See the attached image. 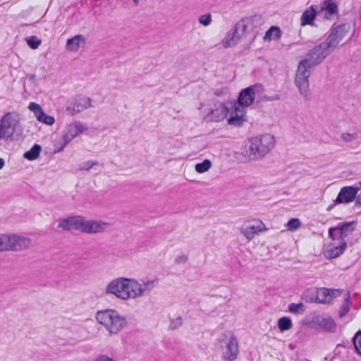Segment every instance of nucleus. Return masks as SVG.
I'll list each match as a JSON object with an SVG mask.
<instances>
[{
    "instance_id": "nucleus-1",
    "label": "nucleus",
    "mask_w": 361,
    "mask_h": 361,
    "mask_svg": "<svg viewBox=\"0 0 361 361\" xmlns=\"http://www.w3.org/2000/svg\"><path fill=\"white\" fill-rule=\"evenodd\" d=\"M330 54L329 49L320 43L310 49L307 54V57L300 61L295 74V83L305 99H310L308 78L311 68L320 64Z\"/></svg>"
},
{
    "instance_id": "nucleus-2",
    "label": "nucleus",
    "mask_w": 361,
    "mask_h": 361,
    "mask_svg": "<svg viewBox=\"0 0 361 361\" xmlns=\"http://www.w3.org/2000/svg\"><path fill=\"white\" fill-rule=\"evenodd\" d=\"M105 293L114 295L117 298L127 300L136 298L140 293L137 281L135 279L119 277L110 281L106 287Z\"/></svg>"
},
{
    "instance_id": "nucleus-3",
    "label": "nucleus",
    "mask_w": 361,
    "mask_h": 361,
    "mask_svg": "<svg viewBox=\"0 0 361 361\" xmlns=\"http://www.w3.org/2000/svg\"><path fill=\"white\" fill-rule=\"evenodd\" d=\"M250 146L246 150V156L250 161L260 159L265 157L275 145L274 137L264 134L250 139Z\"/></svg>"
},
{
    "instance_id": "nucleus-4",
    "label": "nucleus",
    "mask_w": 361,
    "mask_h": 361,
    "mask_svg": "<svg viewBox=\"0 0 361 361\" xmlns=\"http://www.w3.org/2000/svg\"><path fill=\"white\" fill-rule=\"evenodd\" d=\"M96 319L112 334L120 332L128 324L126 318L114 310L99 311L96 314Z\"/></svg>"
},
{
    "instance_id": "nucleus-5",
    "label": "nucleus",
    "mask_w": 361,
    "mask_h": 361,
    "mask_svg": "<svg viewBox=\"0 0 361 361\" xmlns=\"http://www.w3.org/2000/svg\"><path fill=\"white\" fill-rule=\"evenodd\" d=\"M260 16H254L251 18H243L235 23L233 27L228 31L222 39V46L227 49L235 46L241 36L246 32L247 25L250 21L260 20Z\"/></svg>"
},
{
    "instance_id": "nucleus-6",
    "label": "nucleus",
    "mask_w": 361,
    "mask_h": 361,
    "mask_svg": "<svg viewBox=\"0 0 361 361\" xmlns=\"http://www.w3.org/2000/svg\"><path fill=\"white\" fill-rule=\"evenodd\" d=\"M30 238L17 235H0V251H20L30 245Z\"/></svg>"
},
{
    "instance_id": "nucleus-7",
    "label": "nucleus",
    "mask_w": 361,
    "mask_h": 361,
    "mask_svg": "<svg viewBox=\"0 0 361 361\" xmlns=\"http://www.w3.org/2000/svg\"><path fill=\"white\" fill-rule=\"evenodd\" d=\"M18 122L11 113L4 114L0 120V140L11 139Z\"/></svg>"
},
{
    "instance_id": "nucleus-8",
    "label": "nucleus",
    "mask_w": 361,
    "mask_h": 361,
    "mask_svg": "<svg viewBox=\"0 0 361 361\" xmlns=\"http://www.w3.org/2000/svg\"><path fill=\"white\" fill-rule=\"evenodd\" d=\"M228 113V107L225 104L217 102L214 103V107L208 109L204 119L209 122H219L224 120Z\"/></svg>"
},
{
    "instance_id": "nucleus-9",
    "label": "nucleus",
    "mask_w": 361,
    "mask_h": 361,
    "mask_svg": "<svg viewBox=\"0 0 361 361\" xmlns=\"http://www.w3.org/2000/svg\"><path fill=\"white\" fill-rule=\"evenodd\" d=\"M262 88V85L261 84H256L243 89L239 94L238 102L235 104L239 106H243L244 109L251 105L254 102L256 91Z\"/></svg>"
},
{
    "instance_id": "nucleus-10",
    "label": "nucleus",
    "mask_w": 361,
    "mask_h": 361,
    "mask_svg": "<svg viewBox=\"0 0 361 361\" xmlns=\"http://www.w3.org/2000/svg\"><path fill=\"white\" fill-rule=\"evenodd\" d=\"M107 222L96 220H86L82 216L80 232L89 234L103 233L109 227Z\"/></svg>"
},
{
    "instance_id": "nucleus-11",
    "label": "nucleus",
    "mask_w": 361,
    "mask_h": 361,
    "mask_svg": "<svg viewBox=\"0 0 361 361\" xmlns=\"http://www.w3.org/2000/svg\"><path fill=\"white\" fill-rule=\"evenodd\" d=\"M320 16L327 20H334L338 16V7L334 0H324L319 8Z\"/></svg>"
},
{
    "instance_id": "nucleus-12",
    "label": "nucleus",
    "mask_w": 361,
    "mask_h": 361,
    "mask_svg": "<svg viewBox=\"0 0 361 361\" xmlns=\"http://www.w3.org/2000/svg\"><path fill=\"white\" fill-rule=\"evenodd\" d=\"M91 106V99L82 95H78L69 106L66 108V112L71 115L82 112Z\"/></svg>"
},
{
    "instance_id": "nucleus-13",
    "label": "nucleus",
    "mask_w": 361,
    "mask_h": 361,
    "mask_svg": "<svg viewBox=\"0 0 361 361\" xmlns=\"http://www.w3.org/2000/svg\"><path fill=\"white\" fill-rule=\"evenodd\" d=\"M359 186H345L341 189L336 199V202L349 203L353 202L361 188V182L358 183Z\"/></svg>"
},
{
    "instance_id": "nucleus-14",
    "label": "nucleus",
    "mask_w": 361,
    "mask_h": 361,
    "mask_svg": "<svg viewBox=\"0 0 361 361\" xmlns=\"http://www.w3.org/2000/svg\"><path fill=\"white\" fill-rule=\"evenodd\" d=\"M355 221L340 222L336 226L329 228V236L334 235V231H338L340 241H345V238L355 231Z\"/></svg>"
},
{
    "instance_id": "nucleus-15",
    "label": "nucleus",
    "mask_w": 361,
    "mask_h": 361,
    "mask_svg": "<svg viewBox=\"0 0 361 361\" xmlns=\"http://www.w3.org/2000/svg\"><path fill=\"white\" fill-rule=\"evenodd\" d=\"M245 109L243 106H239L237 104L232 106L231 111L228 119L229 125L240 126L245 121Z\"/></svg>"
},
{
    "instance_id": "nucleus-16",
    "label": "nucleus",
    "mask_w": 361,
    "mask_h": 361,
    "mask_svg": "<svg viewBox=\"0 0 361 361\" xmlns=\"http://www.w3.org/2000/svg\"><path fill=\"white\" fill-rule=\"evenodd\" d=\"M82 216H69L66 219H62L59 224L58 227L62 228L65 231H81V225H82Z\"/></svg>"
},
{
    "instance_id": "nucleus-17",
    "label": "nucleus",
    "mask_w": 361,
    "mask_h": 361,
    "mask_svg": "<svg viewBox=\"0 0 361 361\" xmlns=\"http://www.w3.org/2000/svg\"><path fill=\"white\" fill-rule=\"evenodd\" d=\"M317 8V6L312 5L302 13L300 18V25L302 26L314 25V20L317 16H320L319 9Z\"/></svg>"
},
{
    "instance_id": "nucleus-18",
    "label": "nucleus",
    "mask_w": 361,
    "mask_h": 361,
    "mask_svg": "<svg viewBox=\"0 0 361 361\" xmlns=\"http://www.w3.org/2000/svg\"><path fill=\"white\" fill-rule=\"evenodd\" d=\"M87 43L86 37L82 35H76L67 39L66 49L69 51L76 52L80 48L85 47Z\"/></svg>"
},
{
    "instance_id": "nucleus-19",
    "label": "nucleus",
    "mask_w": 361,
    "mask_h": 361,
    "mask_svg": "<svg viewBox=\"0 0 361 361\" xmlns=\"http://www.w3.org/2000/svg\"><path fill=\"white\" fill-rule=\"evenodd\" d=\"M238 352V343L237 339L232 335L227 343L226 350L224 353V358L226 360L233 361L237 358Z\"/></svg>"
},
{
    "instance_id": "nucleus-20",
    "label": "nucleus",
    "mask_w": 361,
    "mask_h": 361,
    "mask_svg": "<svg viewBox=\"0 0 361 361\" xmlns=\"http://www.w3.org/2000/svg\"><path fill=\"white\" fill-rule=\"evenodd\" d=\"M314 322L327 332L334 333L336 330V324L331 317H317Z\"/></svg>"
},
{
    "instance_id": "nucleus-21",
    "label": "nucleus",
    "mask_w": 361,
    "mask_h": 361,
    "mask_svg": "<svg viewBox=\"0 0 361 361\" xmlns=\"http://www.w3.org/2000/svg\"><path fill=\"white\" fill-rule=\"evenodd\" d=\"M347 247L346 241H340L338 245H330L324 252L328 259H334L342 255Z\"/></svg>"
},
{
    "instance_id": "nucleus-22",
    "label": "nucleus",
    "mask_w": 361,
    "mask_h": 361,
    "mask_svg": "<svg viewBox=\"0 0 361 361\" xmlns=\"http://www.w3.org/2000/svg\"><path fill=\"white\" fill-rule=\"evenodd\" d=\"M335 291V290H330L325 288H320L317 291L315 301L319 303L329 302L334 297Z\"/></svg>"
},
{
    "instance_id": "nucleus-23",
    "label": "nucleus",
    "mask_w": 361,
    "mask_h": 361,
    "mask_svg": "<svg viewBox=\"0 0 361 361\" xmlns=\"http://www.w3.org/2000/svg\"><path fill=\"white\" fill-rule=\"evenodd\" d=\"M87 130V127L85 126L80 121H75L69 124L65 129V130L73 137L75 138L79 134L85 132Z\"/></svg>"
},
{
    "instance_id": "nucleus-24",
    "label": "nucleus",
    "mask_w": 361,
    "mask_h": 361,
    "mask_svg": "<svg viewBox=\"0 0 361 361\" xmlns=\"http://www.w3.org/2000/svg\"><path fill=\"white\" fill-rule=\"evenodd\" d=\"M337 31L332 30L330 33V35L328 36L327 39L322 42L323 46L326 49H329V51L331 53L334 49L338 46V43L340 42V40L337 39V37H336V33Z\"/></svg>"
},
{
    "instance_id": "nucleus-25",
    "label": "nucleus",
    "mask_w": 361,
    "mask_h": 361,
    "mask_svg": "<svg viewBox=\"0 0 361 361\" xmlns=\"http://www.w3.org/2000/svg\"><path fill=\"white\" fill-rule=\"evenodd\" d=\"M264 224L260 222L258 226H251L246 228L242 229L241 233L248 240L253 238L254 235L259 231H262Z\"/></svg>"
},
{
    "instance_id": "nucleus-26",
    "label": "nucleus",
    "mask_w": 361,
    "mask_h": 361,
    "mask_svg": "<svg viewBox=\"0 0 361 361\" xmlns=\"http://www.w3.org/2000/svg\"><path fill=\"white\" fill-rule=\"evenodd\" d=\"M41 150V146L38 144H35L30 150L24 153L23 157L27 160H35L39 157Z\"/></svg>"
},
{
    "instance_id": "nucleus-27",
    "label": "nucleus",
    "mask_w": 361,
    "mask_h": 361,
    "mask_svg": "<svg viewBox=\"0 0 361 361\" xmlns=\"http://www.w3.org/2000/svg\"><path fill=\"white\" fill-rule=\"evenodd\" d=\"M137 285L140 293L136 295V298L142 296L145 293L150 292L154 287V281H148L142 284L137 281Z\"/></svg>"
},
{
    "instance_id": "nucleus-28",
    "label": "nucleus",
    "mask_w": 361,
    "mask_h": 361,
    "mask_svg": "<svg viewBox=\"0 0 361 361\" xmlns=\"http://www.w3.org/2000/svg\"><path fill=\"white\" fill-rule=\"evenodd\" d=\"M293 326V323L291 319L288 317H281L278 320V327L280 331L283 332L285 331H288Z\"/></svg>"
},
{
    "instance_id": "nucleus-29",
    "label": "nucleus",
    "mask_w": 361,
    "mask_h": 361,
    "mask_svg": "<svg viewBox=\"0 0 361 361\" xmlns=\"http://www.w3.org/2000/svg\"><path fill=\"white\" fill-rule=\"evenodd\" d=\"M281 37V30L276 26H271L265 33L264 40H270L271 39H279Z\"/></svg>"
},
{
    "instance_id": "nucleus-30",
    "label": "nucleus",
    "mask_w": 361,
    "mask_h": 361,
    "mask_svg": "<svg viewBox=\"0 0 361 361\" xmlns=\"http://www.w3.org/2000/svg\"><path fill=\"white\" fill-rule=\"evenodd\" d=\"M350 294L348 293L343 303L342 304L340 311H339V317H343L345 316L349 310H350Z\"/></svg>"
},
{
    "instance_id": "nucleus-31",
    "label": "nucleus",
    "mask_w": 361,
    "mask_h": 361,
    "mask_svg": "<svg viewBox=\"0 0 361 361\" xmlns=\"http://www.w3.org/2000/svg\"><path fill=\"white\" fill-rule=\"evenodd\" d=\"M37 119L44 124L51 126L54 123L55 119L53 116L47 115L44 111H42L39 115L37 116Z\"/></svg>"
},
{
    "instance_id": "nucleus-32",
    "label": "nucleus",
    "mask_w": 361,
    "mask_h": 361,
    "mask_svg": "<svg viewBox=\"0 0 361 361\" xmlns=\"http://www.w3.org/2000/svg\"><path fill=\"white\" fill-rule=\"evenodd\" d=\"M212 166V163L209 159H204L201 163H197L195 165V170L198 173H204L207 171Z\"/></svg>"
},
{
    "instance_id": "nucleus-33",
    "label": "nucleus",
    "mask_w": 361,
    "mask_h": 361,
    "mask_svg": "<svg viewBox=\"0 0 361 361\" xmlns=\"http://www.w3.org/2000/svg\"><path fill=\"white\" fill-rule=\"evenodd\" d=\"M288 310L291 313L302 314L305 311V305L303 303H290L288 305Z\"/></svg>"
},
{
    "instance_id": "nucleus-34",
    "label": "nucleus",
    "mask_w": 361,
    "mask_h": 361,
    "mask_svg": "<svg viewBox=\"0 0 361 361\" xmlns=\"http://www.w3.org/2000/svg\"><path fill=\"white\" fill-rule=\"evenodd\" d=\"M62 140L61 146L55 150V152H61L63 148L73 139L65 130L62 133V135L61 137Z\"/></svg>"
},
{
    "instance_id": "nucleus-35",
    "label": "nucleus",
    "mask_w": 361,
    "mask_h": 361,
    "mask_svg": "<svg viewBox=\"0 0 361 361\" xmlns=\"http://www.w3.org/2000/svg\"><path fill=\"white\" fill-rule=\"evenodd\" d=\"M353 342L356 353L361 356V330H359L355 334Z\"/></svg>"
},
{
    "instance_id": "nucleus-36",
    "label": "nucleus",
    "mask_w": 361,
    "mask_h": 361,
    "mask_svg": "<svg viewBox=\"0 0 361 361\" xmlns=\"http://www.w3.org/2000/svg\"><path fill=\"white\" fill-rule=\"evenodd\" d=\"M345 27L346 25L342 24L332 28V30L337 31L335 36L337 37V39H338L340 42L343 39L347 33Z\"/></svg>"
},
{
    "instance_id": "nucleus-37",
    "label": "nucleus",
    "mask_w": 361,
    "mask_h": 361,
    "mask_svg": "<svg viewBox=\"0 0 361 361\" xmlns=\"http://www.w3.org/2000/svg\"><path fill=\"white\" fill-rule=\"evenodd\" d=\"M301 226L302 223L300 220L297 218L290 219L286 224L288 231H295L301 227Z\"/></svg>"
},
{
    "instance_id": "nucleus-38",
    "label": "nucleus",
    "mask_w": 361,
    "mask_h": 361,
    "mask_svg": "<svg viewBox=\"0 0 361 361\" xmlns=\"http://www.w3.org/2000/svg\"><path fill=\"white\" fill-rule=\"evenodd\" d=\"M25 40L28 46L33 49H37L41 44V39L34 35L26 37Z\"/></svg>"
},
{
    "instance_id": "nucleus-39",
    "label": "nucleus",
    "mask_w": 361,
    "mask_h": 361,
    "mask_svg": "<svg viewBox=\"0 0 361 361\" xmlns=\"http://www.w3.org/2000/svg\"><path fill=\"white\" fill-rule=\"evenodd\" d=\"M98 164H99V162L97 161H87L81 163L79 165V169L88 171L91 168H92L94 166H96Z\"/></svg>"
},
{
    "instance_id": "nucleus-40",
    "label": "nucleus",
    "mask_w": 361,
    "mask_h": 361,
    "mask_svg": "<svg viewBox=\"0 0 361 361\" xmlns=\"http://www.w3.org/2000/svg\"><path fill=\"white\" fill-rule=\"evenodd\" d=\"M212 22V16L209 13L201 15L199 17V23L204 26H208Z\"/></svg>"
},
{
    "instance_id": "nucleus-41",
    "label": "nucleus",
    "mask_w": 361,
    "mask_h": 361,
    "mask_svg": "<svg viewBox=\"0 0 361 361\" xmlns=\"http://www.w3.org/2000/svg\"><path fill=\"white\" fill-rule=\"evenodd\" d=\"M182 324H183L182 317H178L177 318L171 320L169 329L171 330H175V329H177L180 326H182Z\"/></svg>"
},
{
    "instance_id": "nucleus-42",
    "label": "nucleus",
    "mask_w": 361,
    "mask_h": 361,
    "mask_svg": "<svg viewBox=\"0 0 361 361\" xmlns=\"http://www.w3.org/2000/svg\"><path fill=\"white\" fill-rule=\"evenodd\" d=\"M28 108H29V109H30V111H32L35 114V116H36V117H37V115H39L42 111H43V109H42V107H41L39 104H36V103H35V102H30V103L29 104V106H28Z\"/></svg>"
},
{
    "instance_id": "nucleus-43",
    "label": "nucleus",
    "mask_w": 361,
    "mask_h": 361,
    "mask_svg": "<svg viewBox=\"0 0 361 361\" xmlns=\"http://www.w3.org/2000/svg\"><path fill=\"white\" fill-rule=\"evenodd\" d=\"M341 139L346 142H351L357 138L356 134L343 133L341 136Z\"/></svg>"
},
{
    "instance_id": "nucleus-44",
    "label": "nucleus",
    "mask_w": 361,
    "mask_h": 361,
    "mask_svg": "<svg viewBox=\"0 0 361 361\" xmlns=\"http://www.w3.org/2000/svg\"><path fill=\"white\" fill-rule=\"evenodd\" d=\"M85 4L90 7H97L102 4V0H85Z\"/></svg>"
},
{
    "instance_id": "nucleus-45",
    "label": "nucleus",
    "mask_w": 361,
    "mask_h": 361,
    "mask_svg": "<svg viewBox=\"0 0 361 361\" xmlns=\"http://www.w3.org/2000/svg\"><path fill=\"white\" fill-rule=\"evenodd\" d=\"M188 257L185 255L180 256L176 259V262L177 264H181L186 262Z\"/></svg>"
},
{
    "instance_id": "nucleus-46",
    "label": "nucleus",
    "mask_w": 361,
    "mask_h": 361,
    "mask_svg": "<svg viewBox=\"0 0 361 361\" xmlns=\"http://www.w3.org/2000/svg\"><path fill=\"white\" fill-rule=\"evenodd\" d=\"M334 235H331V236H329L333 240H338L340 241V239H339V234H338V231H334L333 233Z\"/></svg>"
},
{
    "instance_id": "nucleus-47",
    "label": "nucleus",
    "mask_w": 361,
    "mask_h": 361,
    "mask_svg": "<svg viewBox=\"0 0 361 361\" xmlns=\"http://www.w3.org/2000/svg\"><path fill=\"white\" fill-rule=\"evenodd\" d=\"M338 204H341L340 202H336V200H334V202L332 204H331L326 209L327 211H331L334 207L335 205Z\"/></svg>"
},
{
    "instance_id": "nucleus-48",
    "label": "nucleus",
    "mask_w": 361,
    "mask_h": 361,
    "mask_svg": "<svg viewBox=\"0 0 361 361\" xmlns=\"http://www.w3.org/2000/svg\"><path fill=\"white\" fill-rule=\"evenodd\" d=\"M355 206L361 207V197L356 196Z\"/></svg>"
},
{
    "instance_id": "nucleus-49",
    "label": "nucleus",
    "mask_w": 361,
    "mask_h": 361,
    "mask_svg": "<svg viewBox=\"0 0 361 361\" xmlns=\"http://www.w3.org/2000/svg\"><path fill=\"white\" fill-rule=\"evenodd\" d=\"M62 140L60 139L59 141H56L54 144V147L57 148V149L61 146Z\"/></svg>"
},
{
    "instance_id": "nucleus-50",
    "label": "nucleus",
    "mask_w": 361,
    "mask_h": 361,
    "mask_svg": "<svg viewBox=\"0 0 361 361\" xmlns=\"http://www.w3.org/2000/svg\"><path fill=\"white\" fill-rule=\"evenodd\" d=\"M5 161L4 159L0 158V169H1L4 166Z\"/></svg>"
},
{
    "instance_id": "nucleus-51",
    "label": "nucleus",
    "mask_w": 361,
    "mask_h": 361,
    "mask_svg": "<svg viewBox=\"0 0 361 361\" xmlns=\"http://www.w3.org/2000/svg\"><path fill=\"white\" fill-rule=\"evenodd\" d=\"M280 99V96L279 94H276L271 97V100H279Z\"/></svg>"
},
{
    "instance_id": "nucleus-52",
    "label": "nucleus",
    "mask_w": 361,
    "mask_h": 361,
    "mask_svg": "<svg viewBox=\"0 0 361 361\" xmlns=\"http://www.w3.org/2000/svg\"><path fill=\"white\" fill-rule=\"evenodd\" d=\"M28 78H29L30 80L33 81L35 80V75H34V74L30 75L28 76Z\"/></svg>"
},
{
    "instance_id": "nucleus-53",
    "label": "nucleus",
    "mask_w": 361,
    "mask_h": 361,
    "mask_svg": "<svg viewBox=\"0 0 361 361\" xmlns=\"http://www.w3.org/2000/svg\"><path fill=\"white\" fill-rule=\"evenodd\" d=\"M288 347H289L290 349L294 350L295 348V345L294 344H293V343H290V344H289Z\"/></svg>"
},
{
    "instance_id": "nucleus-54",
    "label": "nucleus",
    "mask_w": 361,
    "mask_h": 361,
    "mask_svg": "<svg viewBox=\"0 0 361 361\" xmlns=\"http://www.w3.org/2000/svg\"><path fill=\"white\" fill-rule=\"evenodd\" d=\"M133 1L135 5H137L139 4V0H133Z\"/></svg>"
},
{
    "instance_id": "nucleus-55",
    "label": "nucleus",
    "mask_w": 361,
    "mask_h": 361,
    "mask_svg": "<svg viewBox=\"0 0 361 361\" xmlns=\"http://www.w3.org/2000/svg\"><path fill=\"white\" fill-rule=\"evenodd\" d=\"M266 99H267V100H268V101H272V100H271V97H266Z\"/></svg>"
},
{
    "instance_id": "nucleus-56",
    "label": "nucleus",
    "mask_w": 361,
    "mask_h": 361,
    "mask_svg": "<svg viewBox=\"0 0 361 361\" xmlns=\"http://www.w3.org/2000/svg\"><path fill=\"white\" fill-rule=\"evenodd\" d=\"M108 1H109V4H112V1H111V0H108Z\"/></svg>"
}]
</instances>
